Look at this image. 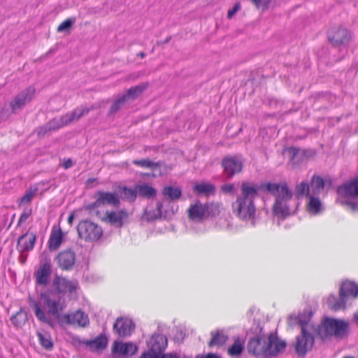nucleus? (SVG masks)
Instances as JSON below:
<instances>
[{
	"label": "nucleus",
	"instance_id": "f257e3e1",
	"mask_svg": "<svg viewBox=\"0 0 358 358\" xmlns=\"http://www.w3.org/2000/svg\"><path fill=\"white\" fill-rule=\"evenodd\" d=\"M61 296H58L56 292L48 290L40 294L39 301H36L33 296L28 297V303L29 307L34 310L36 318L42 323L52 325V320L49 318L41 306L48 308V314L52 315L55 318L62 320V316L59 312L64 309V306L61 303Z\"/></svg>",
	"mask_w": 358,
	"mask_h": 358
},
{
	"label": "nucleus",
	"instance_id": "f03ea898",
	"mask_svg": "<svg viewBox=\"0 0 358 358\" xmlns=\"http://www.w3.org/2000/svg\"><path fill=\"white\" fill-rule=\"evenodd\" d=\"M260 187L249 181L241 185V194L232 204L233 212L241 220H247L255 217L256 207L254 200L258 196Z\"/></svg>",
	"mask_w": 358,
	"mask_h": 358
},
{
	"label": "nucleus",
	"instance_id": "7ed1b4c3",
	"mask_svg": "<svg viewBox=\"0 0 358 358\" xmlns=\"http://www.w3.org/2000/svg\"><path fill=\"white\" fill-rule=\"evenodd\" d=\"M262 187H264L275 196L273 213L275 216L285 219L291 215L290 202L292 201L293 194L286 182H268Z\"/></svg>",
	"mask_w": 358,
	"mask_h": 358
},
{
	"label": "nucleus",
	"instance_id": "20e7f679",
	"mask_svg": "<svg viewBox=\"0 0 358 358\" xmlns=\"http://www.w3.org/2000/svg\"><path fill=\"white\" fill-rule=\"evenodd\" d=\"M315 332L322 341L331 337L341 340L348 336L350 323L344 320L325 317L317 326Z\"/></svg>",
	"mask_w": 358,
	"mask_h": 358
},
{
	"label": "nucleus",
	"instance_id": "39448f33",
	"mask_svg": "<svg viewBox=\"0 0 358 358\" xmlns=\"http://www.w3.org/2000/svg\"><path fill=\"white\" fill-rule=\"evenodd\" d=\"M298 322L301 324V334L296 337V342L294 344L295 352L299 357L303 358L310 352L314 345V336L308 331L306 324L308 320L299 315L297 318Z\"/></svg>",
	"mask_w": 358,
	"mask_h": 358
},
{
	"label": "nucleus",
	"instance_id": "423d86ee",
	"mask_svg": "<svg viewBox=\"0 0 358 358\" xmlns=\"http://www.w3.org/2000/svg\"><path fill=\"white\" fill-rule=\"evenodd\" d=\"M358 295V285L351 281L343 282L339 289V299H337L334 295L329 296L328 299L329 306L334 310H338L345 307L347 300L352 298H357Z\"/></svg>",
	"mask_w": 358,
	"mask_h": 358
},
{
	"label": "nucleus",
	"instance_id": "0eeeda50",
	"mask_svg": "<svg viewBox=\"0 0 358 358\" xmlns=\"http://www.w3.org/2000/svg\"><path fill=\"white\" fill-rule=\"evenodd\" d=\"M80 238L85 241H96L103 235L102 228L97 224L87 220H82L77 226Z\"/></svg>",
	"mask_w": 358,
	"mask_h": 358
},
{
	"label": "nucleus",
	"instance_id": "6e6552de",
	"mask_svg": "<svg viewBox=\"0 0 358 358\" xmlns=\"http://www.w3.org/2000/svg\"><path fill=\"white\" fill-rule=\"evenodd\" d=\"M222 175L227 180H231L234 176L243 171V162L237 156H226L221 162Z\"/></svg>",
	"mask_w": 358,
	"mask_h": 358
},
{
	"label": "nucleus",
	"instance_id": "1a4fd4ad",
	"mask_svg": "<svg viewBox=\"0 0 358 358\" xmlns=\"http://www.w3.org/2000/svg\"><path fill=\"white\" fill-rule=\"evenodd\" d=\"M94 197L96 201L86 206L87 210H92L106 205L119 207L120 204V199L115 192L98 191L95 193Z\"/></svg>",
	"mask_w": 358,
	"mask_h": 358
},
{
	"label": "nucleus",
	"instance_id": "9d476101",
	"mask_svg": "<svg viewBox=\"0 0 358 358\" xmlns=\"http://www.w3.org/2000/svg\"><path fill=\"white\" fill-rule=\"evenodd\" d=\"M262 328L259 329V333L250 338L247 345L248 353L255 357H264L266 351L268 338L262 334Z\"/></svg>",
	"mask_w": 358,
	"mask_h": 358
},
{
	"label": "nucleus",
	"instance_id": "9b49d317",
	"mask_svg": "<svg viewBox=\"0 0 358 358\" xmlns=\"http://www.w3.org/2000/svg\"><path fill=\"white\" fill-rule=\"evenodd\" d=\"M328 40L334 47L346 46L351 40V34L346 28L333 27L328 31Z\"/></svg>",
	"mask_w": 358,
	"mask_h": 358
},
{
	"label": "nucleus",
	"instance_id": "f8f14e48",
	"mask_svg": "<svg viewBox=\"0 0 358 358\" xmlns=\"http://www.w3.org/2000/svg\"><path fill=\"white\" fill-rule=\"evenodd\" d=\"M51 273V259L49 256L45 255L41 259L39 266L34 273L36 284L43 286L47 285Z\"/></svg>",
	"mask_w": 358,
	"mask_h": 358
},
{
	"label": "nucleus",
	"instance_id": "ddd939ff",
	"mask_svg": "<svg viewBox=\"0 0 358 358\" xmlns=\"http://www.w3.org/2000/svg\"><path fill=\"white\" fill-rule=\"evenodd\" d=\"M34 94L35 89L32 87H29L17 94L10 102L11 113L15 114L20 110L27 103L31 101Z\"/></svg>",
	"mask_w": 358,
	"mask_h": 358
},
{
	"label": "nucleus",
	"instance_id": "4468645a",
	"mask_svg": "<svg viewBox=\"0 0 358 358\" xmlns=\"http://www.w3.org/2000/svg\"><path fill=\"white\" fill-rule=\"evenodd\" d=\"M287 346L285 341L278 338L276 334L271 333L268 336V342L265 357L271 358L282 352Z\"/></svg>",
	"mask_w": 358,
	"mask_h": 358
},
{
	"label": "nucleus",
	"instance_id": "2eb2a0df",
	"mask_svg": "<svg viewBox=\"0 0 358 358\" xmlns=\"http://www.w3.org/2000/svg\"><path fill=\"white\" fill-rule=\"evenodd\" d=\"M55 260L62 270L71 271L76 264V255L73 250L67 249L59 252Z\"/></svg>",
	"mask_w": 358,
	"mask_h": 358
},
{
	"label": "nucleus",
	"instance_id": "dca6fc26",
	"mask_svg": "<svg viewBox=\"0 0 358 358\" xmlns=\"http://www.w3.org/2000/svg\"><path fill=\"white\" fill-rule=\"evenodd\" d=\"M73 341L86 345L91 352H102L108 345V338L103 334H100L92 340H82L77 336L73 338Z\"/></svg>",
	"mask_w": 358,
	"mask_h": 358
},
{
	"label": "nucleus",
	"instance_id": "f3484780",
	"mask_svg": "<svg viewBox=\"0 0 358 358\" xmlns=\"http://www.w3.org/2000/svg\"><path fill=\"white\" fill-rule=\"evenodd\" d=\"M53 285L58 296L64 294L66 292L73 293L76 291L78 287V283L76 280H69L65 278L56 276L53 281Z\"/></svg>",
	"mask_w": 358,
	"mask_h": 358
},
{
	"label": "nucleus",
	"instance_id": "a211bd4d",
	"mask_svg": "<svg viewBox=\"0 0 358 358\" xmlns=\"http://www.w3.org/2000/svg\"><path fill=\"white\" fill-rule=\"evenodd\" d=\"M215 208L214 203H206L203 205L199 201L189 206L188 209V215L192 220H202L206 214H211L210 208Z\"/></svg>",
	"mask_w": 358,
	"mask_h": 358
},
{
	"label": "nucleus",
	"instance_id": "6ab92c4d",
	"mask_svg": "<svg viewBox=\"0 0 358 358\" xmlns=\"http://www.w3.org/2000/svg\"><path fill=\"white\" fill-rule=\"evenodd\" d=\"M135 329L134 322L128 318L117 317L113 324V331L120 337H127L131 335Z\"/></svg>",
	"mask_w": 358,
	"mask_h": 358
},
{
	"label": "nucleus",
	"instance_id": "aec40b11",
	"mask_svg": "<svg viewBox=\"0 0 358 358\" xmlns=\"http://www.w3.org/2000/svg\"><path fill=\"white\" fill-rule=\"evenodd\" d=\"M167 343V338L164 335L154 334L148 342V347L150 352H155L160 355L165 350Z\"/></svg>",
	"mask_w": 358,
	"mask_h": 358
},
{
	"label": "nucleus",
	"instance_id": "412c9836",
	"mask_svg": "<svg viewBox=\"0 0 358 358\" xmlns=\"http://www.w3.org/2000/svg\"><path fill=\"white\" fill-rule=\"evenodd\" d=\"M337 192L341 196L348 199L358 196V177L339 186Z\"/></svg>",
	"mask_w": 358,
	"mask_h": 358
},
{
	"label": "nucleus",
	"instance_id": "4be33fe9",
	"mask_svg": "<svg viewBox=\"0 0 358 358\" xmlns=\"http://www.w3.org/2000/svg\"><path fill=\"white\" fill-rule=\"evenodd\" d=\"M128 217V213L125 210L116 211H106L102 220L117 227H121L123 225L124 219Z\"/></svg>",
	"mask_w": 358,
	"mask_h": 358
},
{
	"label": "nucleus",
	"instance_id": "5701e85b",
	"mask_svg": "<svg viewBox=\"0 0 358 358\" xmlns=\"http://www.w3.org/2000/svg\"><path fill=\"white\" fill-rule=\"evenodd\" d=\"M68 324H77L78 326L85 327L89 324L88 316L83 311L78 310L73 314L62 315V320Z\"/></svg>",
	"mask_w": 358,
	"mask_h": 358
},
{
	"label": "nucleus",
	"instance_id": "b1692460",
	"mask_svg": "<svg viewBox=\"0 0 358 358\" xmlns=\"http://www.w3.org/2000/svg\"><path fill=\"white\" fill-rule=\"evenodd\" d=\"M36 239V235L29 231L20 236L17 239L19 252L22 253L32 250L34 248Z\"/></svg>",
	"mask_w": 358,
	"mask_h": 358
},
{
	"label": "nucleus",
	"instance_id": "393cba45",
	"mask_svg": "<svg viewBox=\"0 0 358 358\" xmlns=\"http://www.w3.org/2000/svg\"><path fill=\"white\" fill-rule=\"evenodd\" d=\"M138 351V347L132 343H122L115 341L112 347L113 354H119L124 356H132Z\"/></svg>",
	"mask_w": 358,
	"mask_h": 358
},
{
	"label": "nucleus",
	"instance_id": "a878e982",
	"mask_svg": "<svg viewBox=\"0 0 358 358\" xmlns=\"http://www.w3.org/2000/svg\"><path fill=\"white\" fill-rule=\"evenodd\" d=\"M95 108L92 106L90 108L87 107H78L75 108L71 113H66L64 115L65 119V123L69 125L71 124L74 121L79 120L83 116L87 115L91 110H94Z\"/></svg>",
	"mask_w": 358,
	"mask_h": 358
},
{
	"label": "nucleus",
	"instance_id": "bb28decb",
	"mask_svg": "<svg viewBox=\"0 0 358 358\" xmlns=\"http://www.w3.org/2000/svg\"><path fill=\"white\" fill-rule=\"evenodd\" d=\"M210 335L211 339L208 343L209 347L222 346L227 343L229 338L228 336L221 329L211 331Z\"/></svg>",
	"mask_w": 358,
	"mask_h": 358
},
{
	"label": "nucleus",
	"instance_id": "cd10ccee",
	"mask_svg": "<svg viewBox=\"0 0 358 358\" xmlns=\"http://www.w3.org/2000/svg\"><path fill=\"white\" fill-rule=\"evenodd\" d=\"M148 83H142L138 85L130 87L123 95L125 96L127 101L130 99L134 100L148 87Z\"/></svg>",
	"mask_w": 358,
	"mask_h": 358
},
{
	"label": "nucleus",
	"instance_id": "c85d7f7f",
	"mask_svg": "<svg viewBox=\"0 0 358 358\" xmlns=\"http://www.w3.org/2000/svg\"><path fill=\"white\" fill-rule=\"evenodd\" d=\"M290 155V162L294 164H299L306 157V150L296 147H290L288 149Z\"/></svg>",
	"mask_w": 358,
	"mask_h": 358
},
{
	"label": "nucleus",
	"instance_id": "c756f323",
	"mask_svg": "<svg viewBox=\"0 0 358 358\" xmlns=\"http://www.w3.org/2000/svg\"><path fill=\"white\" fill-rule=\"evenodd\" d=\"M63 238V233L60 229L56 231H52L49 241H48V248L50 251L57 250L62 242Z\"/></svg>",
	"mask_w": 358,
	"mask_h": 358
},
{
	"label": "nucleus",
	"instance_id": "7c9ffc66",
	"mask_svg": "<svg viewBox=\"0 0 358 358\" xmlns=\"http://www.w3.org/2000/svg\"><path fill=\"white\" fill-rule=\"evenodd\" d=\"M193 191L198 195H209L215 192V186L210 182H201L196 184Z\"/></svg>",
	"mask_w": 358,
	"mask_h": 358
},
{
	"label": "nucleus",
	"instance_id": "2f4dec72",
	"mask_svg": "<svg viewBox=\"0 0 358 358\" xmlns=\"http://www.w3.org/2000/svg\"><path fill=\"white\" fill-rule=\"evenodd\" d=\"M325 186V181L323 178L317 175H314L310 181V189H311L312 194L319 195L324 189Z\"/></svg>",
	"mask_w": 358,
	"mask_h": 358
},
{
	"label": "nucleus",
	"instance_id": "473e14b6",
	"mask_svg": "<svg viewBox=\"0 0 358 358\" xmlns=\"http://www.w3.org/2000/svg\"><path fill=\"white\" fill-rule=\"evenodd\" d=\"M119 193L123 200L130 203L134 202L136 199L138 192L136 185L134 189L126 186L119 187Z\"/></svg>",
	"mask_w": 358,
	"mask_h": 358
},
{
	"label": "nucleus",
	"instance_id": "72a5a7b5",
	"mask_svg": "<svg viewBox=\"0 0 358 358\" xmlns=\"http://www.w3.org/2000/svg\"><path fill=\"white\" fill-rule=\"evenodd\" d=\"M162 194L166 199L178 201L182 196V191L178 187L166 186L163 188Z\"/></svg>",
	"mask_w": 358,
	"mask_h": 358
},
{
	"label": "nucleus",
	"instance_id": "f704fd0d",
	"mask_svg": "<svg viewBox=\"0 0 358 358\" xmlns=\"http://www.w3.org/2000/svg\"><path fill=\"white\" fill-rule=\"evenodd\" d=\"M244 342L241 339L240 337H237L234 339V342L227 350L229 355L232 357H239L244 350Z\"/></svg>",
	"mask_w": 358,
	"mask_h": 358
},
{
	"label": "nucleus",
	"instance_id": "c9c22d12",
	"mask_svg": "<svg viewBox=\"0 0 358 358\" xmlns=\"http://www.w3.org/2000/svg\"><path fill=\"white\" fill-rule=\"evenodd\" d=\"M137 192L139 196L151 199L157 195V190L148 184L138 185Z\"/></svg>",
	"mask_w": 358,
	"mask_h": 358
},
{
	"label": "nucleus",
	"instance_id": "e433bc0d",
	"mask_svg": "<svg viewBox=\"0 0 358 358\" xmlns=\"http://www.w3.org/2000/svg\"><path fill=\"white\" fill-rule=\"evenodd\" d=\"M163 208V203L162 201H157L156 209L148 210H145L144 216L148 222L154 221L162 217V210Z\"/></svg>",
	"mask_w": 358,
	"mask_h": 358
},
{
	"label": "nucleus",
	"instance_id": "4c0bfd02",
	"mask_svg": "<svg viewBox=\"0 0 358 358\" xmlns=\"http://www.w3.org/2000/svg\"><path fill=\"white\" fill-rule=\"evenodd\" d=\"M27 320V313L22 308L10 317V321L15 327H22Z\"/></svg>",
	"mask_w": 358,
	"mask_h": 358
},
{
	"label": "nucleus",
	"instance_id": "58836bf2",
	"mask_svg": "<svg viewBox=\"0 0 358 358\" xmlns=\"http://www.w3.org/2000/svg\"><path fill=\"white\" fill-rule=\"evenodd\" d=\"M127 99L125 96L122 94L120 95L117 99L114 100L112 105L110 106L108 111V115H113L116 114L126 103Z\"/></svg>",
	"mask_w": 358,
	"mask_h": 358
},
{
	"label": "nucleus",
	"instance_id": "ea45409f",
	"mask_svg": "<svg viewBox=\"0 0 358 358\" xmlns=\"http://www.w3.org/2000/svg\"><path fill=\"white\" fill-rule=\"evenodd\" d=\"M316 195H310L308 197L310 199L308 202V210L310 213L313 214H317L320 211L321 208V201L320 199Z\"/></svg>",
	"mask_w": 358,
	"mask_h": 358
},
{
	"label": "nucleus",
	"instance_id": "a19ab883",
	"mask_svg": "<svg viewBox=\"0 0 358 358\" xmlns=\"http://www.w3.org/2000/svg\"><path fill=\"white\" fill-rule=\"evenodd\" d=\"M133 164L136 166L150 168L151 169H155L161 166L160 162H155L148 158L142 159H135L133 161Z\"/></svg>",
	"mask_w": 358,
	"mask_h": 358
},
{
	"label": "nucleus",
	"instance_id": "79ce46f5",
	"mask_svg": "<svg viewBox=\"0 0 358 358\" xmlns=\"http://www.w3.org/2000/svg\"><path fill=\"white\" fill-rule=\"evenodd\" d=\"M295 193L297 196H309L310 194V185L306 182H301L299 184H297L295 187Z\"/></svg>",
	"mask_w": 358,
	"mask_h": 358
},
{
	"label": "nucleus",
	"instance_id": "37998d69",
	"mask_svg": "<svg viewBox=\"0 0 358 358\" xmlns=\"http://www.w3.org/2000/svg\"><path fill=\"white\" fill-rule=\"evenodd\" d=\"M47 124L51 131L59 129L64 126H67V124L65 123L64 115L61 116L59 118H53Z\"/></svg>",
	"mask_w": 358,
	"mask_h": 358
},
{
	"label": "nucleus",
	"instance_id": "c03bdc74",
	"mask_svg": "<svg viewBox=\"0 0 358 358\" xmlns=\"http://www.w3.org/2000/svg\"><path fill=\"white\" fill-rule=\"evenodd\" d=\"M38 338L40 344L45 350H50L53 348V343L50 336L44 335L42 333H38Z\"/></svg>",
	"mask_w": 358,
	"mask_h": 358
},
{
	"label": "nucleus",
	"instance_id": "a18cd8bd",
	"mask_svg": "<svg viewBox=\"0 0 358 358\" xmlns=\"http://www.w3.org/2000/svg\"><path fill=\"white\" fill-rule=\"evenodd\" d=\"M38 192V188L30 187L21 198L22 203H29Z\"/></svg>",
	"mask_w": 358,
	"mask_h": 358
},
{
	"label": "nucleus",
	"instance_id": "49530a36",
	"mask_svg": "<svg viewBox=\"0 0 358 358\" xmlns=\"http://www.w3.org/2000/svg\"><path fill=\"white\" fill-rule=\"evenodd\" d=\"M76 20L74 18H68L62 22L57 27L58 32H64L71 29L73 24L75 23Z\"/></svg>",
	"mask_w": 358,
	"mask_h": 358
},
{
	"label": "nucleus",
	"instance_id": "de8ad7c7",
	"mask_svg": "<svg viewBox=\"0 0 358 358\" xmlns=\"http://www.w3.org/2000/svg\"><path fill=\"white\" fill-rule=\"evenodd\" d=\"M257 8L262 10L268 9L271 0H250Z\"/></svg>",
	"mask_w": 358,
	"mask_h": 358
},
{
	"label": "nucleus",
	"instance_id": "09e8293b",
	"mask_svg": "<svg viewBox=\"0 0 358 358\" xmlns=\"http://www.w3.org/2000/svg\"><path fill=\"white\" fill-rule=\"evenodd\" d=\"M186 336L185 332L179 328L176 329V334L174 335V341L177 343H182Z\"/></svg>",
	"mask_w": 358,
	"mask_h": 358
},
{
	"label": "nucleus",
	"instance_id": "8fccbe9b",
	"mask_svg": "<svg viewBox=\"0 0 358 358\" xmlns=\"http://www.w3.org/2000/svg\"><path fill=\"white\" fill-rule=\"evenodd\" d=\"M241 3L240 2H237L234 4V7L231 9H229L227 13V17L231 19L234 15L241 10Z\"/></svg>",
	"mask_w": 358,
	"mask_h": 358
},
{
	"label": "nucleus",
	"instance_id": "3c124183",
	"mask_svg": "<svg viewBox=\"0 0 358 358\" xmlns=\"http://www.w3.org/2000/svg\"><path fill=\"white\" fill-rule=\"evenodd\" d=\"M221 189L225 194H231L234 192L235 186L232 183L224 184L221 187Z\"/></svg>",
	"mask_w": 358,
	"mask_h": 358
},
{
	"label": "nucleus",
	"instance_id": "603ef678",
	"mask_svg": "<svg viewBox=\"0 0 358 358\" xmlns=\"http://www.w3.org/2000/svg\"><path fill=\"white\" fill-rule=\"evenodd\" d=\"M36 131L38 136H44L48 132L51 131L49 129L48 124H46L42 127H38L36 130Z\"/></svg>",
	"mask_w": 358,
	"mask_h": 358
},
{
	"label": "nucleus",
	"instance_id": "864d4df0",
	"mask_svg": "<svg viewBox=\"0 0 358 358\" xmlns=\"http://www.w3.org/2000/svg\"><path fill=\"white\" fill-rule=\"evenodd\" d=\"M348 207L352 211L358 210V201L349 200L345 201Z\"/></svg>",
	"mask_w": 358,
	"mask_h": 358
},
{
	"label": "nucleus",
	"instance_id": "5fc2aeb1",
	"mask_svg": "<svg viewBox=\"0 0 358 358\" xmlns=\"http://www.w3.org/2000/svg\"><path fill=\"white\" fill-rule=\"evenodd\" d=\"M138 358H160V355L155 352H144Z\"/></svg>",
	"mask_w": 358,
	"mask_h": 358
},
{
	"label": "nucleus",
	"instance_id": "6e6d98bb",
	"mask_svg": "<svg viewBox=\"0 0 358 358\" xmlns=\"http://www.w3.org/2000/svg\"><path fill=\"white\" fill-rule=\"evenodd\" d=\"M29 215H30V213H28V212H27V211H24V212L21 214V215H20V218H19L17 225L19 226V225H20V224H21V223H22V222H25V221L28 219V217H29Z\"/></svg>",
	"mask_w": 358,
	"mask_h": 358
},
{
	"label": "nucleus",
	"instance_id": "4d7b16f0",
	"mask_svg": "<svg viewBox=\"0 0 358 358\" xmlns=\"http://www.w3.org/2000/svg\"><path fill=\"white\" fill-rule=\"evenodd\" d=\"M196 358H222V357L217 354L208 353L204 355H199L196 357Z\"/></svg>",
	"mask_w": 358,
	"mask_h": 358
},
{
	"label": "nucleus",
	"instance_id": "13d9d810",
	"mask_svg": "<svg viewBox=\"0 0 358 358\" xmlns=\"http://www.w3.org/2000/svg\"><path fill=\"white\" fill-rule=\"evenodd\" d=\"M73 165V161L71 159H67L64 160V162H63V167L65 169H68L71 168Z\"/></svg>",
	"mask_w": 358,
	"mask_h": 358
},
{
	"label": "nucleus",
	"instance_id": "bf43d9fd",
	"mask_svg": "<svg viewBox=\"0 0 358 358\" xmlns=\"http://www.w3.org/2000/svg\"><path fill=\"white\" fill-rule=\"evenodd\" d=\"M160 358H179L176 354H164L160 355Z\"/></svg>",
	"mask_w": 358,
	"mask_h": 358
},
{
	"label": "nucleus",
	"instance_id": "052dcab7",
	"mask_svg": "<svg viewBox=\"0 0 358 358\" xmlns=\"http://www.w3.org/2000/svg\"><path fill=\"white\" fill-rule=\"evenodd\" d=\"M20 255L19 257V260L21 264H24L27 261V255L24 254V252H22V253L20 252Z\"/></svg>",
	"mask_w": 358,
	"mask_h": 358
},
{
	"label": "nucleus",
	"instance_id": "680f3d73",
	"mask_svg": "<svg viewBox=\"0 0 358 358\" xmlns=\"http://www.w3.org/2000/svg\"><path fill=\"white\" fill-rule=\"evenodd\" d=\"M214 205L216 206V208H210V211L212 212V213L211 214H207L208 215L215 216L217 214H218V213H219L218 206L217 204H214Z\"/></svg>",
	"mask_w": 358,
	"mask_h": 358
},
{
	"label": "nucleus",
	"instance_id": "e2e57ef3",
	"mask_svg": "<svg viewBox=\"0 0 358 358\" xmlns=\"http://www.w3.org/2000/svg\"><path fill=\"white\" fill-rule=\"evenodd\" d=\"M6 112V110L4 108H1V110H0V117L1 118H5L6 119V118H7L8 117V115L5 116L4 113Z\"/></svg>",
	"mask_w": 358,
	"mask_h": 358
},
{
	"label": "nucleus",
	"instance_id": "0e129e2a",
	"mask_svg": "<svg viewBox=\"0 0 358 358\" xmlns=\"http://www.w3.org/2000/svg\"><path fill=\"white\" fill-rule=\"evenodd\" d=\"M73 219H74V216H73V215H69V217H68V222H69V223L71 224V223H72V222H73Z\"/></svg>",
	"mask_w": 358,
	"mask_h": 358
},
{
	"label": "nucleus",
	"instance_id": "69168bd1",
	"mask_svg": "<svg viewBox=\"0 0 358 358\" xmlns=\"http://www.w3.org/2000/svg\"><path fill=\"white\" fill-rule=\"evenodd\" d=\"M171 39V36H168L164 41H162V43L166 44L168 43Z\"/></svg>",
	"mask_w": 358,
	"mask_h": 358
},
{
	"label": "nucleus",
	"instance_id": "338daca9",
	"mask_svg": "<svg viewBox=\"0 0 358 358\" xmlns=\"http://www.w3.org/2000/svg\"><path fill=\"white\" fill-rule=\"evenodd\" d=\"M137 55L141 58H144L145 57V53L144 52H140Z\"/></svg>",
	"mask_w": 358,
	"mask_h": 358
},
{
	"label": "nucleus",
	"instance_id": "774afa93",
	"mask_svg": "<svg viewBox=\"0 0 358 358\" xmlns=\"http://www.w3.org/2000/svg\"><path fill=\"white\" fill-rule=\"evenodd\" d=\"M354 319L356 322H358V313L354 314Z\"/></svg>",
	"mask_w": 358,
	"mask_h": 358
}]
</instances>
